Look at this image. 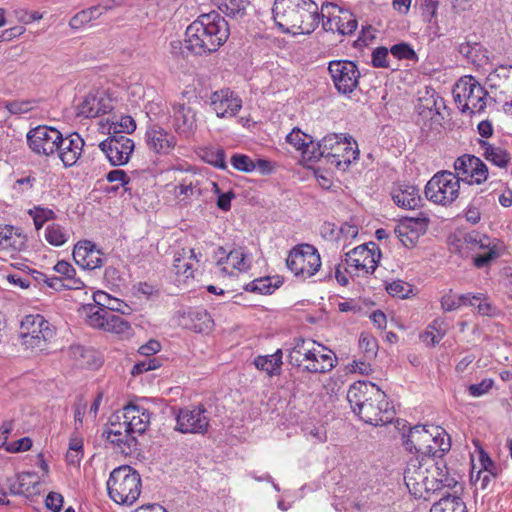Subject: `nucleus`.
Listing matches in <instances>:
<instances>
[{
    "instance_id": "1",
    "label": "nucleus",
    "mask_w": 512,
    "mask_h": 512,
    "mask_svg": "<svg viewBox=\"0 0 512 512\" xmlns=\"http://www.w3.org/2000/svg\"><path fill=\"white\" fill-rule=\"evenodd\" d=\"M347 400L354 414L365 423L384 426L395 417L394 407L376 384L367 381L353 383L347 392Z\"/></svg>"
},
{
    "instance_id": "2",
    "label": "nucleus",
    "mask_w": 512,
    "mask_h": 512,
    "mask_svg": "<svg viewBox=\"0 0 512 512\" xmlns=\"http://www.w3.org/2000/svg\"><path fill=\"white\" fill-rule=\"evenodd\" d=\"M229 25L216 11L199 15L185 31L184 47L195 56H208L229 37Z\"/></svg>"
},
{
    "instance_id": "3",
    "label": "nucleus",
    "mask_w": 512,
    "mask_h": 512,
    "mask_svg": "<svg viewBox=\"0 0 512 512\" xmlns=\"http://www.w3.org/2000/svg\"><path fill=\"white\" fill-rule=\"evenodd\" d=\"M273 19L284 33L311 34L319 25V7L313 0H275Z\"/></svg>"
},
{
    "instance_id": "4",
    "label": "nucleus",
    "mask_w": 512,
    "mask_h": 512,
    "mask_svg": "<svg viewBox=\"0 0 512 512\" xmlns=\"http://www.w3.org/2000/svg\"><path fill=\"white\" fill-rule=\"evenodd\" d=\"M107 490L115 503L132 505L141 493L140 474L129 465H121L110 473Z\"/></svg>"
},
{
    "instance_id": "5",
    "label": "nucleus",
    "mask_w": 512,
    "mask_h": 512,
    "mask_svg": "<svg viewBox=\"0 0 512 512\" xmlns=\"http://www.w3.org/2000/svg\"><path fill=\"white\" fill-rule=\"evenodd\" d=\"M318 155H324L328 164L345 171L359 156L358 145L351 136L331 133L318 141Z\"/></svg>"
},
{
    "instance_id": "6",
    "label": "nucleus",
    "mask_w": 512,
    "mask_h": 512,
    "mask_svg": "<svg viewBox=\"0 0 512 512\" xmlns=\"http://www.w3.org/2000/svg\"><path fill=\"white\" fill-rule=\"evenodd\" d=\"M453 97L462 113H481L486 108L488 92L472 75L461 77L453 88Z\"/></svg>"
},
{
    "instance_id": "7",
    "label": "nucleus",
    "mask_w": 512,
    "mask_h": 512,
    "mask_svg": "<svg viewBox=\"0 0 512 512\" xmlns=\"http://www.w3.org/2000/svg\"><path fill=\"white\" fill-rule=\"evenodd\" d=\"M438 433L432 432V428L428 429L426 426L416 425L410 428L408 435L404 436V446L407 450H413L419 457H439L444 456L451 448L450 441L441 440L439 448L431 446V443H436L435 440Z\"/></svg>"
},
{
    "instance_id": "8",
    "label": "nucleus",
    "mask_w": 512,
    "mask_h": 512,
    "mask_svg": "<svg viewBox=\"0 0 512 512\" xmlns=\"http://www.w3.org/2000/svg\"><path fill=\"white\" fill-rule=\"evenodd\" d=\"M460 179L450 171L436 173L426 184V198L438 205L447 206L459 197Z\"/></svg>"
},
{
    "instance_id": "9",
    "label": "nucleus",
    "mask_w": 512,
    "mask_h": 512,
    "mask_svg": "<svg viewBox=\"0 0 512 512\" xmlns=\"http://www.w3.org/2000/svg\"><path fill=\"white\" fill-rule=\"evenodd\" d=\"M286 266L295 276L311 277L321 267L320 254L311 244L297 245L290 250Z\"/></svg>"
},
{
    "instance_id": "10",
    "label": "nucleus",
    "mask_w": 512,
    "mask_h": 512,
    "mask_svg": "<svg viewBox=\"0 0 512 512\" xmlns=\"http://www.w3.org/2000/svg\"><path fill=\"white\" fill-rule=\"evenodd\" d=\"M424 465L429 469L428 472V494L430 492H441L444 489L460 490L463 487L456 477V473H451L443 456L439 457H424Z\"/></svg>"
},
{
    "instance_id": "11",
    "label": "nucleus",
    "mask_w": 512,
    "mask_h": 512,
    "mask_svg": "<svg viewBox=\"0 0 512 512\" xmlns=\"http://www.w3.org/2000/svg\"><path fill=\"white\" fill-rule=\"evenodd\" d=\"M335 88L340 94H351L359 84L360 72L349 60H333L328 65Z\"/></svg>"
},
{
    "instance_id": "12",
    "label": "nucleus",
    "mask_w": 512,
    "mask_h": 512,
    "mask_svg": "<svg viewBox=\"0 0 512 512\" xmlns=\"http://www.w3.org/2000/svg\"><path fill=\"white\" fill-rule=\"evenodd\" d=\"M20 335L23 343L30 348H41V343L53 337L49 322L42 315H27L21 321Z\"/></svg>"
},
{
    "instance_id": "13",
    "label": "nucleus",
    "mask_w": 512,
    "mask_h": 512,
    "mask_svg": "<svg viewBox=\"0 0 512 512\" xmlns=\"http://www.w3.org/2000/svg\"><path fill=\"white\" fill-rule=\"evenodd\" d=\"M424 457H412L404 471V481L415 498L427 499L428 495V472L429 469L423 464Z\"/></svg>"
},
{
    "instance_id": "14",
    "label": "nucleus",
    "mask_w": 512,
    "mask_h": 512,
    "mask_svg": "<svg viewBox=\"0 0 512 512\" xmlns=\"http://www.w3.org/2000/svg\"><path fill=\"white\" fill-rule=\"evenodd\" d=\"M124 421L119 428H125V442H137L135 434H143L150 424V412L140 405L129 403L123 408Z\"/></svg>"
},
{
    "instance_id": "15",
    "label": "nucleus",
    "mask_w": 512,
    "mask_h": 512,
    "mask_svg": "<svg viewBox=\"0 0 512 512\" xmlns=\"http://www.w3.org/2000/svg\"><path fill=\"white\" fill-rule=\"evenodd\" d=\"M27 143L34 153L50 156L61 143V133L54 127L39 125L27 133Z\"/></svg>"
},
{
    "instance_id": "16",
    "label": "nucleus",
    "mask_w": 512,
    "mask_h": 512,
    "mask_svg": "<svg viewBox=\"0 0 512 512\" xmlns=\"http://www.w3.org/2000/svg\"><path fill=\"white\" fill-rule=\"evenodd\" d=\"M454 169L460 181L469 185L481 184L488 178V167L478 157L471 154H464L454 162Z\"/></svg>"
},
{
    "instance_id": "17",
    "label": "nucleus",
    "mask_w": 512,
    "mask_h": 512,
    "mask_svg": "<svg viewBox=\"0 0 512 512\" xmlns=\"http://www.w3.org/2000/svg\"><path fill=\"white\" fill-rule=\"evenodd\" d=\"M381 258V251L379 247L370 242L369 244H362L345 254L344 262L348 266L355 267L356 269L365 270L366 273H373Z\"/></svg>"
},
{
    "instance_id": "18",
    "label": "nucleus",
    "mask_w": 512,
    "mask_h": 512,
    "mask_svg": "<svg viewBox=\"0 0 512 512\" xmlns=\"http://www.w3.org/2000/svg\"><path fill=\"white\" fill-rule=\"evenodd\" d=\"M99 148L111 165L122 166L129 161L134 150V142L125 135H109L99 144Z\"/></svg>"
},
{
    "instance_id": "19",
    "label": "nucleus",
    "mask_w": 512,
    "mask_h": 512,
    "mask_svg": "<svg viewBox=\"0 0 512 512\" xmlns=\"http://www.w3.org/2000/svg\"><path fill=\"white\" fill-rule=\"evenodd\" d=\"M176 430L181 433L204 434L209 427V418L203 406L182 408L176 417Z\"/></svg>"
},
{
    "instance_id": "20",
    "label": "nucleus",
    "mask_w": 512,
    "mask_h": 512,
    "mask_svg": "<svg viewBox=\"0 0 512 512\" xmlns=\"http://www.w3.org/2000/svg\"><path fill=\"white\" fill-rule=\"evenodd\" d=\"M113 110V104L110 97L102 91H91L77 105V116L83 118H95L101 114L109 113Z\"/></svg>"
},
{
    "instance_id": "21",
    "label": "nucleus",
    "mask_w": 512,
    "mask_h": 512,
    "mask_svg": "<svg viewBox=\"0 0 512 512\" xmlns=\"http://www.w3.org/2000/svg\"><path fill=\"white\" fill-rule=\"evenodd\" d=\"M210 105L217 117H233L242 107V100L229 88L212 93Z\"/></svg>"
},
{
    "instance_id": "22",
    "label": "nucleus",
    "mask_w": 512,
    "mask_h": 512,
    "mask_svg": "<svg viewBox=\"0 0 512 512\" xmlns=\"http://www.w3.org/2000/svg\"><path fill=\"white\" fill-rule=\"evenodd\" d=\"M84 144V140L76 132L66 137L61 135V143H57L56 152H58V156L65 167H71L77 163L82 154Z\"/></svg>"
},
{
    "instance_id": "23",
    "label": "nucleus",
    "mask_w": 512,
    "mask_h": 512,
    "mask_svg": "<svg viewBox=\"0 0 512 512\" xmlns=\"http://www.w3.org/2000/svg\"><path fill=\"white\" fill-rule=\"evenodd\" d=\"M146 143L150 150L166 155L176 145V139L159 125H151L146 131Z\"/></svg>"
},
{
    "instance_id": "24",
    "label": "nucleus",
    "mask_w": 512,
    "mask_h": 512,
    "mask_svg": "<svg viewBox=\"0 0 512 512\" xmlns=\"http://www.w3.org/2000/svg\"><path fill=\"white\" fill-rule=\"evenodd\" d=\"M103 298H109L108 294L105 292H98L94 295V300L99 305H89L87 310V322L91 327L103 329L105 328V322L109 316L110 310L121 311L123 314L124 310L120 308L106 307L101 303Z\"/></svg>"
},
{
    "instance_id": "25",
    "label": "nucleus",
    "mask_w": 512,
    "mask_h": 512,
    "mask_svg": "<svg viewBox=\"0 0 512 512\" xmlns=\"http://www.w3.org/2000/svg\"><path fill=\"white\" fill-rule=\"evenodd\" d=\"M337 364L335 354L321 346L315 348V355L311 356L308 364L304 366L303 370L309 373H327L331 371Z\"/></svg>"
},
{
    "instance_id": "26",
    "label": "nucleus",
    "mask_w": 512,
    "mask_h": 512,
    "mask_svg": "<svg viewBox=\"0 0 512 512\" xmlns=\"http://www.w3.org/2000/svg\"><path fill=\"white\" fill-rule=\"evenodd\" d=\"M174 128L179 134L188 136L196 130V113L185 104L173 107Z\"/></svg>"
},
{
    "instance_id": "27",
    "label": "nucleus",
    "mask_w": 512,
    "mask_h": 512,
    "mask_svg": "<svg viewBox=\"0 0 512 512\" xmlns=\"http://www.w3.org/2000/svg\"><path fill=\"white\" fill-rule=\"evenodd\" d=\"M342 15L328 17L322 22V27L326 32L337 31L341 35H351L358 26L356 18L349 12L341 11Z\"/></svg>"
},
{
    "instance_id": "28",
    "label": "nucleus",
    "mask_w": 512,
    "mask_h": 512,
    "mask_svg": "<svg viewBox=\"0 0 512 512\" xmlns=\"http://www.w3.org/2000/svg\"><path fill=\"white\" fill-rule=\"evenodd\" d=\"M321 347L311 339L297 338L293 348L290 350L288 359L289 363L296 367H301L303 362H309L311 356L315 355V348Z\"/></svg>"
},
{
    "instance_id": "29",
    "label": "nucleus",
    "mask_w": 512,
    "mask_h": 512,
    "mask_svg": "<svg viewBox=\"0 0 512 512\" xmlns=\"http://www.w3.org/2000/svg\"><path fill=\"white\" fill-rule=\"evenodd\" d=\"M392 199L399 207L415 209L420 206L419 189L414 185L404 184L392 191Z\"/></svg>"
},
{
    "instance_id": "30",
    "label": "nucleus",
    "mask_w": 512,
    "mask_h": 512,
    "mask_svg": "<svg viewBox=\"0 0 512 512\" xmlns=\"http://www.w3.org/2000/svg\"><path fill=\"white\" fill-rule=\"evenodd\" d=\"M460 490L450 493L445 491L441 498L435 502L430 512H467L466 504L460 497Z\"/></svg>"
},
{
    "instance_id": "31",
    "label": "nucleus",
    "mask_w": 512,
    "mask_h": 512,
    "mask_svg": "<svg viewBox=\"0 0 512 512\" xmlns=\"http://www.w3.org/2000/svg\"><path fill=\"white\" fill-rule=\"evenodd\" d=\"M479 144L483 150V156L487 161L500 168H506L508 166L511 156L506 149L485 140H480Z\"/></svg>"
},
{
    "instance_id": "32",
    "label": "nucleus",
    "mask_w": 512,
    "mask_h": 512,
    "mask_svg": "<svg viewBox=\"0 0 512 512\" xmlns=\"http://www.w3.org/2000/svg\"><path fill=\"white\" fill-rule=\"evenodd\" d=\"M120 423L110 422V428L103 432V437L111 444L119 447L122 453L129 454L135 449L138 442H125V428H119Z\"/></svg>"
},
{
    "instance_id": "33",
    "label": "nucleus",
    "mask_w": 512,
    "mask_h": 512,
    "mask_svg": "<svg viewBox=\"0 0 512 512\" xmlns=\"http://www.w3.org/2000/svg\"><path fill=\"white\" fill-rule=\"evenodd\" d=\"M26 237L14 232L12 226H0V247L6 251H21L25 247Z\"/></svg>"
},
{
    "instance_id": "34",
    "label": "nucleus",
    "mask_w": 512,
    "mask_h": 512,
    "mask_svg": "<svg viewBox=\"0 0 512 512\" xmlns=\"http://www.w3.org/2000/svg\"><path fill=\"white\" fill-rule=\"evenodd\" d=\"M427 222L428 220L426 218L410 219L407 223L396 226L394 233L405 247H410L414 245L415 239L418 237L417 233L412 228V224L423 228L426 227Z\"/></svg>"
},
{
    "instance_id": "35",
    "label": "nucleus",
    "mask_w": 512,
    "mask_h": 512,
    "mask_svg": "<svg viewBox=\"0 0 512 512\" xmlns=\"http://www.w3.org/2000/svg\"><path fill=\"white\" fill-rule=\"evenodd\" d=\"M110 8L111 7L108 5H96L81 10L70 19L69 26L74 30H78L84 25L90 23L92 20L98 19L104 11H108Z\"/></svg>"
},
{
    "instance_id": "36",
    "label": "nucleus",
    "mask_w": 512,
    "mask_h": 512,
    "mask_svg": "<svg viewBox=\"0 0 512 512\" xmlns=\"http://www.w3.org/2000/svg\"><path fill=\"white\" fill-rule=\"evenodd\" d=\"M186 319L190 321V324L186 325L197 333H208L214 325L210 314L204 309H195L188 312Z\"/></svg>"
},
{
    "instance_id": "37",
    "label": "nucleus",
    "mask_w": 512,
    "mask_h": 512,
    "mask_svg": "<svg viewBox=\"0 0 512 512\" xmlns=\"http://www.w3.org/2000/svg\"><path fill=\"white\" fill-rule=\"evenodd\" d=\"M218 9L231 18L243 17L245 15L247 0H213Z\"/></svg>"
},
{
    "instance_id": "38",
    "label": "nucleus",
    "mask_w": 512,
    "mask_h": 512,
    "mask_svg": "<svg viewBox=\"0 0 512 512\" xmlns=\"http://www.w3.org/2000/svg\"><path fill=\"white\" fill-rule=\"evenodd\" d=\"M282 352L277 350L272 355L258 356L254 359V365L257 369L267 372L269 375L276 374L282 364Z\"/></svg>"
},
{
    "instance_id": "39",
    "label": "nucleus",
    "mask_w": 512,
    "mask_h": 512,
    "mask_svg": "<svg viewBox=\"0 0 512 512\" xmlns=\"http://www.w3.org/2000/svg\"><path fill=\"white\" fill-rule=\"evenodd\" d=\"M474 469L475 467L473 466L470 478L476 489H481L487 492L493 491L497 477L487 473V471L478 470L475 473Z\"/></svg>"
},
{
    "instance_id": "40",
    "label": "nucleus",
    "mask_w": 512,
    "mask_h": 512,
    "mask_svg": "<svg viewBox=\"0 0 512 512\" xmlns=\"http://www.w3.org/2000/svg\"><path fill=\"white\" fill-rule=\"evenodd\" d=\"M477 253L473 257V264L477 268H483L488 266L494 259L499 257V252L497 249V245L493 243L491 240V244L488 247L482 248L478 250Z\"/></svg>"
},
{
    "instance_id": "41",
    "label": "nucleus",
    "mask_w": 512,
    "mask_h": 512,
    "mask_svg": "<svg viewBox=\"0 0 512 512\" xmlns=\"http://www.w3.org/2000/svg\"><path fill=\"white\" fill-rule=\"evenodd\" d=\"M458 52L471 63H477L485 57L486 50L479 43L465 42L459 45Z\"/></svg>"
},
{
    "instance_id": "42",
    "label": "nucleus",
    "mask_w": 512,
    "mask_h": 512,
    "mask_svg": "<svg viewBox=\"0 0 512 512\" xmlns=\"http://www.w3.org/2000/svg\"><path fill=\"white\" fill-rule=\"evenodd\" d=\"M136 129L135 120L129 116L125 115L120 118L119 121H112L109 124L108 134L109 135H124L130 134L134 132Z\"/></svg>"
},
{
    "instance_id": "43",
    "label": "nucleus",
    "mask_w": 512,
    "mask_h": 512,
    "mask_svg": "<svg viewBox=\"0 0 512 512\" xmlns=\"http://www.w3.org/2000/svg\"><path fill=\"white\" fill-rule=\"evenodd\" d=\"M115 310H110L107 321L105 322V331L123 334L130 329V324L122 316L114 313Z\"/></svg>"
},
{
    "instance_id": "44",
    "label": "nucleus",
    "mask_w": 512,
    "mask_h": 512,
    "mask_svg": "<svg viewBox=\"0 0 512 512\" xmlns=\"http://www.w3.org/2000/svg\"><path fill=\"white\" fill-rule=\"evenodd\" d=\"M463 244L471 250H480L491 244V239L479 232L472 231L463 236Z\"/></svg>"
},
{
    "instance_id": "45",
    "label": "nucleus",
    "mask_w": 512,
    "mask_h": 512,
    "mask_svg": "<svg viewBox=\"0 0 512 512\" xmlns=\"http://www.w3.org/2000/svg\"><path fill=\"white\" fill-rule=\"evenodd\" d=\"M280 282L272 285L270 277L258 278L248 283L245 290L260 294H271L275 288L279 287Z\"/></svg>"
},
{
    "instance_id": "46",
    "label": "nucleus",
    "mask_w": 512,
    "mask_h": 512,
    "mask_svg": "<svg viewBox=\"0 0 512 512\" xmlns=\"http://www.w3.org/2000/svg\"><path fill=\"white\" fill-rule=\"evenodd\" d=\"M390 52H391L392 56H394L395 58H397L399 60L405 59V60H410L413 62H418V55L416 54L414 49L411 47V45L406 42H401V43L393 45L390 48Z\"/></svg>"
},
{
    "instance_id": "47",
    "label": "nucleus",
    "mask_w": 512,
    "mask_h": 512,
    "mask_svg": "<svg viewBox=\"0 0 512 512\" xmlns=\"http://www.w3.org/2000/svg\"><path fill=\"white\" fill-rule=\"evenodd\" d=\"M45 238L49 244L61 246L67 241L68 236L59 224H51L46 228Z\"/></svg>"
},
{
    "instance_id": "48",
    "label": "nucleus",
    "mask_w": 512,
    "mask_h": 512,
    "mask_svg": "<svg viewBox=\"0 0 512 512\" xmlns=\"http://www.w3.org/2000/svg\"><path fill=\"white\" fill-rule=\"evenodd\" d=\"M203 160L208 164L213 165L219 169L225 170L227 168V164L225 161V151L222 148H211L204 151L202 156Z\"/></svg>"
},
{
    "instance_id": "49",
    "label": "nucleus",
    "mask_w": 512,
    "mask_h": 512,
    "mask_svg": "<svg viewBox=\"0 0 512 512\" xmlns=\"http://www.w3.org/2000/svg\"><path fill=\"white\" fill-rule=\"evenodd\" d=\"M46 285L55 291H62L68 289H81L84 287V283L81 280H74L73 283H68L64 278L59 276H48Z\"/></svg>"
},
{
    "instance_id": "50",
    "label": "nucleus",
    "mask_w": 512,
    "mask_h": 512,
    "mask_svg": "<svg viewBox=\"0 0 512 512\" xmlns=\"http://www.w3.org/2000/svg\"><path fill=\"white\" fill-rule=\"evenodd\" d=\"M28 213L33 217L34 225L37 230H40L46 221L56 217L53 210L42 207H34V209H30Z\"/></svg>"
},
{
    "instance_id": "51",
    "label": "nucleus",
    "mask_w": 512,
    "mask_h": 512,
    "mask_svg": "<svg viewBox=\"0 0 512 512\" xmlns=\"http://www.w3.org/2000/svg\"><path fill=\"white\" fill-rule=\"evenodd\" d=\"M184 254L177 253L174 256L173 266L176 274L183 275L185 278L194 277V269L190 262H186Z\"/></svg>"
},
{
    "instance_id": "52",
    "label": "nucleus",
    "mask_w": 512,
    "mask_h": 512,
    "mask_svg": "<svg viewBox=\"0 0 512 512\" xmlns=\"http://www.w3.org/2000/svg\"><path fill=\"white\" fill-rule=\"evenodd\" d=\"M386 290L391 296L404 299L412 292V287L407 282L397 280L389 283Z\"/></svg>"
},
{
    "instance_id": "53",
    "label": "nucleus",
    "mask_w": 512,
    "mask_h": 512,
    "mask_svg": "<svg viewBox=\"0 0 512 512\" xmlns=\"http://www.w3.org/2000/svg\"><path fill=\"white\" fill-rule=\"evenodd\" d=\"M5 108L15 115L25 114L33 110L34 102L31 100H14L5 103Z\"/></svg>"
},
{
    "instance_id": "54",
    "label": "nucleus",
    "mask_w": 512,
    "mask_h": 512,
    "mask_svg": "<svg viewBox=\"0 0 512 512\" xmlns=\"http://www.w3.org/2000/svg\"><path fill=\"white\" fill-rule=\"evenodd\" d=\"M484 199H485V196H483V195H476L472 199V201L466 211L467 221L471 222L472 224H477L480 221L481 213L479 211V206L482 205Z\"/></svg>"
},
{
    "instance_id": "55",
    "label": "nucleus",
    "mask_w": 512,
    "mask_h": 512,
    "mask_svg": "<svg viewBox=\"0 0 512 512\" xmlns=\"http://www.w3.org/2000/svg\"><path fill=\"white\" fill-rule=\"evenodd\" d=\"M232 166L242 172H252L255 170L254 161L247 155L234 154L231 158Z\"/></svg>"
},
{
    "instance_id": "56",
    "label": "nucleus",
    "mask_w": 512,
    "mask_h": 512,
    "mask_svg": "<svg viewBox=\"0 0 512 512\" xmlns=\"http://www.w3.org/2000/svg\"><path fill=\"white\" fill-rule=\"evenodd\" d=\"M310 135L303 133L300 129L294 128L286 137L288 143L292 144L298 150L304 149V147L308 148V140L310 139Z\"/></svg>"
},
{
    "instance_id": "57",
    "label": "nucleus",
    "mask_w": 512,
    "mask_h": 512,
    "mask_svg": "<svg viewBox=\"0 0 512 512\" xmlns=\"http://www.w3.org/2000/svg\"><path fill=\"white\" fill-rule=\"evenodd\" d=\"M106 179L111 183L120 182L121 185L125 188V191H131L132 189L133 179L129 177L124 170H112L106 175Z\"/></svg>"
},
{
    "instance_id": "58",
    "label": "nucleus",
    "mask_w": 512,
    "mask_h": 512,
    "mask_svg": "<svg viewBox=\"0 0 512 512\" xmlns=\"http://www.w3.org/2000/svg\"><path fill=\"white\" fill-rule=\"evenodd\" d=\"M86 259L83 269L94 270L103 265L102 253L100 250L96 249L94 244L93 247L89 248Z\"/></svg>"
},
{
    "instance_id": "59",
    "label": "nucleus",
    "mask_w": 512,
    "mask_h": 512,
    "mask_svg": "<svg viewBox=\"0 0 512 512\" xmlns=\"http://www.w3.org/2000/svg\"><path fill=\"white\" fill-rule=\"evenodd\" d=\"M90 247H93V243L90 241L78 242L74 247L73 259L81 268H83L84 263L87 260L86 257Z\"/></svg>"
},
{
    "instance_id": "60",
    "label": "nucleus",
    "mask_w": 512,
    "mask_h": 512,
    "mask_svg": "<svg viewBox=\"0 0 512 512\" xmlns=\"http://www.w3.org/2000/svg\"><path fill=\"white\" fill-rule=\"evenodd\" d=\"M8 481H9L8 489H9V493L11 495L28 496V495L39 493V491L37 489L39 483L37 481H34V483L32 485L33 490H30L29 487L23 489L22 482H18L16 478L14 480H8Z\"/></svg>"
},
{
    "instance_id": "61",
    "label": "nucleus",
    "mask_w": 512,
    "mask_h": 512,
    "mask_svg": "<svg viewBox=\"0 0 512 512\" xmlns=\"http://www.w3.org/2000/svg\"><path fill=\"white\" fill-rule=\"evenodd\" d=\"M53 269L55 272L61 274L64 280L68 283H73L74 280H79L75 277L76 270L74 267L64 260L58 261Z\"/></svg>"
},
{
    "instance_id": "62",
    "label": "nucleus",
    "mask_w": 512,
    "mask_h": 512,
    "mask_svg": "<svg viewBox=\"0 0 512 512\" xmlns=\"http://www.w3.org/2000/svg\"><path fill=\"white\" fill-rule=\"evenodd\" d=\"M389 51L386 47H377L372 52V65L376 68H389L388 62Z\"/></svg>"
},
{
    "instance_id": "63",
    "label": "nucleus",
    "mask_w": 512,
    "mask_h": 512,
    "mask_svg": "<svg viewBox=\"0 0 512 512\" xmlns=\"http://www.w3.org/2000/svg\"><path fill=\"white\" fill-rule=\"evenodd\" d=\"M228 259L232 260L233 267L239 271H246L250 265L246 262V254L241 248L234 249L228 254Z\"/></svg>"
},
{
    "instance_id": "64",
    "label": "nucleus",
    "mask_w": 512,
    "mask_h": 512,
    "mask_svg": "<svg viewBox=\"0 0 512 512\" xmlns=\"http://www.w3.org/2000/svg\"><path fill=\"white\" fill-rule=\"evenodd\" d=\"M359 347L365 352V354L372 357L376 354L378 345L374 337L362 333L359 338Z\"/></svg>"
}]
</instances>
